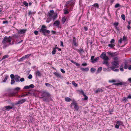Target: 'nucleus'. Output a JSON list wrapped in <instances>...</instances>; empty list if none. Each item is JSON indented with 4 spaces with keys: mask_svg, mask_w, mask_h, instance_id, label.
<instances>
[{
    "mask_svg": "<svg viewBox=\"0 0 131 131\" xmlns=\"http://www.w3.org/2000/svg\"><path fill=\"white\" fill-rule=\"evenodd\" d=\"M113 61L111 62L112 66L110 67V68L112 70L114 71L118 72L119 70L115 69V68L119 67V58L117 57H115L113 58Z\"/></svg>",
    "mask_w": 131,
    "mask_h": 131,
    "instance_id": "nucleus-1",
    "label": "nucleus"
},
{
    "mask_svg": "<svg viewBox=\"0 0 131 131\" xmlns=\"http://www.w3.org/2000/svg\"><path fill=\"white\" fill-rule=\"evenodd\" d=\"M9 37H7L6 36L4 37L2 41V43L6 47L9 46L11 44L10 42L11 40L9 38Z\"/></svg>",
    "mask_w": 131,
    "mask_h": 131,
    "instance_id": "nucleus-2",
    "label": "nucleus"
},
{
    "mask_svg": "<svg viewBox=\"0 0 131 131\" xmlns=\"http://www.w3.org/2000/svg\"><path fill=\"white\" fill-rule=\"evenodd\" d=\"M48 15L50 17L52 18L53 20L56 19L57 16V14L54 13L53 10L49 11V12L48 13Z\"/></svg>",
    "mask_w": 131,
    "mask_h": 131,
    "instance_id": "nucleus-3",
    "label": "nucleus"
},
{
    "mask_svg": "<svg viewBox=\"0 0 131 131\" xmlns=\"http://www.w3.org/2000/svg\"><path fill=\"white\" fill-rule=\"evenodd\" d=\"M74 106V108L76 111H78L79 109V106H78L77 103L76 102L74 101H73L72 103H71L70 105V107L72 108L73 106Z\"/></svg>",
    "mask_w": 131,
    "mask_h": 131,
    "instance_id": "nucleus-4",
    "label": "nucleus"
},
{
    "mask_svg": "<svg viewBox=\"0 0 131 131\" xmlns=\"http://www.w3.org/2000/svg\"><path fill=\"white\" fill-rule=\"evenodd\" d=\"M41 93V98H43L45 97H49L50 96V93L46 91H42Z\"/></svg>",
    "mask_w": 131,
    "mask_h": 131,
    "instance_id": "nucleus-5",
    "label": "nucleus"
},
{
    "mask_svg": "<svg viewBox=\"0 0 131 131\" xmlns=\"http://www.w3.org/2000/svg\"><path fill=\"white\" fill-rule=\"evenodd\" d=\"M75 0H70V1H69L67 2H66V7L68 8L69 6L68 5H69L70 6H73L75 3Z\"/></svg>",
    "mask_w": 131,
    "mask_h": 131,
    "instance_id": "nucleus-6",
    "label": "nucleus"
},
{
    "mask_svg": "<svg viewBox=\"0 0 131 131\" xmlns=\"http://www.w3.org/2000/svg\"><path fill=\"white\" fill-rule=\"evenodd\" d=\"M100 57L101 58L103 59L104 60H109V58L107 56H106V53L105 52H102L101 54Z\"/></svg>",
    "mask_w": 131,
    "mask_h": 131,
    "instance_id": "nucleus-7",
    "label": "nucleus"
},
{
    "mask_svg": "<svg viewBox=\"0 0 131 131\" xmlns=\"http://www.w3.org/2000/svg\"><path fill=\"white\" fill-rule=\"evenodd\" d=\"M60 24V22L59 20H58L55 21L53 23V26H56L57 27L59 28Z\"/></svg>",
    "mask_w": 131,
    "mask_h": 131,
    "instance_id": "nucleus-8",
    "label": "nucleus"
},
{
    "mask_svg": "<svg viewBox=\"0 0 131 131\" xmlns=\"http://www.w3.org/2000/svg\"><path fill=\"white\" fill-rule=\"evenodd\" d=\"M47 27L46 26L44 25H42L41 29L39 30L40 32L41 33H43L44 32V31L46 29Z\"/></svg>",
    "mask_w": 131,
    "mask_h": 131,
    "instance_id": "nucleus-9",
    "label": "nucleus"
},
{
    "mask_svg": "<svg viewBox=\"0 0 131 131\" xmlns=\"http://www.w3.org/2000/svg\"><path fill=\"white\" fill-rule=\"evenodd\" d=\"M119 81H118V83H114L113 84V85H125L126 84V83L125 82H119Z\"/></svg>",
    "mask_w": 131,
    "mask_h": 131,
    "instance_id": "nucleus-10",
    "label": "nucleus"
},
{
    "mask_svg": "<svg viewBox=\"0 0 131 131\" xmlns=\"http://www.w3.org/2000/svg\"><path fill=\"white\" fill-rule=\"evenodd\" d=\"M26 99H21L18 101L17 104H21L24 103L26 100Z\"/></svg>",
    "mask_w": 131,
    "mask_h": 131,
    "instance_id": "nucleus-11",
    "label": "nucleus"
},
{
    "mask_svg": "<svg viewBox=\"0 0 131 131\" xmlns=\"http://www.w3.org/2000/svg\"><path fill=\"white\" fill-rule=\"evenodd\" d=\"M31 54H28L25 55L22 58L20 59L21 60H23L24 59H26L28 58L31 56Z\"/></svg>",
    "mask_w": 131,
    "mask_h": 131,
    "instance_id": "nucleus-12",
    "label": "nucleus"
},
{
    "mask_svg": "<svg viewBox=\"0 0 131 131\" xmlns=\"http://www.w3.org/2000/svg\"><path fill=\"white\" fill-rule=\"evenodd\" d=\"M13 107L12 106H6L5 107H4L3 108V111H4V109H6V110L9 111L10 109L12 108Z\"/></svg>",
    "mask_w": 131,
    "mask_h": 131,
    "instance_id": "nucleus-13",
    "label": "nucleus"
},
{
    "mask_svg": "<svg viewBox=\"0 0 131 131\" xmlns=\"http://www.w3.org/2000/svg\"><path fill=\"white\" fill-rule=\"evenodd\" d=\"M107 54L109 56H110L112 57H114L115 56V52H107Z\"/></svg>",
    "mask_w": 131,
    "mask_h": 131,
    "instance_id": "nucleus-14",
    "label": "nucleus"
},
{
    "mask_svg": "<svg viewBox=\"0 0 131 131\" xmlns=\"http://www.w3.org/2000/svg\"><path fill=\"white\" fill-rule=\"evenodd\" d=\"M20 77L19 76L16 75H15V77L14 78L16 82H19V79H20Z\"/></svg>",
    "mask_w": 131,
    "mask_h": 131,
    "instance_id": "nucleus-15",
    "label": "nucleus"
},
{
    "mask_svg": "<svg viewBox=\"0 0 131 131\" xmlns=\"http://www.w3.org/2000/svg\"><path fill=\"white\" fill-rule=\"evenodd\" d=\"M35 73L36 76H38V77H40L42 75L41 73L39 71H35Z\"/></svg>",
    "mask_w": 131,
    "mask_h": 131,
    "instance_id": "nucleus-16",
    "label": "nucleus"
},
{
    "mask_svg": "<svg viewBox=\"0 0 131 131\" xmlns=\"http://www.w3.org/2000/svg\"><path fill=\"white\" fill-rule=\"evenodd\" d=\"M50 33V31L49 30H47L46 29L44 31V32H43L42 34L43 35L45 36L47 35V34H49Z\"/></svg>",
    "mask_w": 131,
    "mask_h": 131,
    "instance_id": "nucleus-17",
    "label": "nucleus"
},
{
    "mask_svg": "<svg viewBox=\"0 0 131 131\" xmlns=\"http://www.w3.org/2000/svg\"><path fill=\"white\" fill-rule=\"evenodd\" d=\"M76 39L74 37H73V44H74V46H77V44L76 42Z\"/></svg>",
    "mask_w": 131,
    "mask_h": 131,
    "instance_id": "nucleus-18",
    "label": "nucleus"
},
{
    "mask_svg": "<svg viewBox=\"0 0 131 131\" xmlns=\"http://www.w3.org/2000/svg\"><path fill=\"white\" fill-rule=\"evenodd\" d=\"M49 97H45L44 98H43L42 99L45 102H48L49 101Z\"/></svg>",
    "mask_w": 131,
    "mask_h": 131,
    "instance_id": "nucleus-19",
    "label": "nucleus"
},
{
    "mask_svg": "<svg viewBox=\"0 0 131 131\" xmlns=\"http://www.w3.org/2000/svg\"><path fill=\"white\" fill-rule=\"evenodd\" d=\"M80 69L83 71H88L89 70V68H80Z\"/></svg>",
    "mask_w": 131,
    "mask_h": 131,
    "instance_id": "nucleus-20",
    "label": "nucleus"
},
{
    "mask_svg": "<svg viewBox=\"0 0 131 131\" xmlns=\"http://www.w3.org/2000/svg\"><path fill=\"white\" fill-rule=\"evenodd\" d=\"M26 31V30H25L24 29H21L20 30V31H19L18 32L19 33H20V34H24L25 33Z\"/></svg>",
    "mask_w": 131,
    "mask_h": 131,
    "instance_id": "nucleus-21",
    "label": "nucleus"
},
{
    "mask_svg": "<svg viewBox=\"0 0 131 131\" xmlns=\"http://www.w3.org/2000/svg\"><path fill=\"white\" fill-rule=\"evenodd\" d=\"M108 60H104L103 62V64H105L107 66H109V64L108 61Z\"/></svg>",
    "mask_w": 131,
    "mask_h": 131,
    "instance_id": "nucleus-22",
    "label": "nucleus"
},
{
    "mask_svg": "<svg viewBox=\"0 0 131 131\" xmlns=\"http://www.w3.org/2000/svg\"><path fill=\"white\" fill-rule=\"evenodd\" d=\"M70 61L72 63L75 64L76 65V66H77V67H79L80 66V64L79 63H77L76 62H74V61H73V60H70Z\"/></svg>",
    "mask_w": 131,
    "mask_h": 131,
    "instance_id": "nucleus-23",
    "label": "nucleus"
},
{
    "mask_svg": "<svg viewBox=\"0 0 131 131\" xmlns=\"http://www.w3.org/2000/svg\"><path fill=\"white\" fill-rule=\"evenodd\" d=\"M99 58L97 57L95 58L92 61V62L93 63H94L95 62H96L97 61L99 60Z\"/></svg>",
    "mask_w": 131,
    "mask_h": 131,
    "instance_id": "nucleus-24",
    "label": "nucleus"
},
{
    "mask_svg": "<svg viewBox=\"0 0 131 131\" xmlns=\"http://www.w3.org/2000/svg\"><path fill=\"white\" fill-rule=\"evenodd\" d=\"M116 123L119 125H122L123 124V123L121 121H117Z\"/></svg>",
    "mask_w": 131,
    "mask_h": 131,
    "instance_id": "nucleus-25",
    "label": "nucleus"
},
{
    "mask_svg": "<svg viewBox=\"0 0 131 131\" xmlns=\"http://www.w3.org/2000/svg\"><path fill=\"white\" fill-rule=\"evenodd\" d=\"M45 84L47 87H50V88H52L53 87L52 85L48 83H45Z\"/></svg>",
    "mask_w": 131,
    "mask_h": 131,
    "instance_id": "nucleus-26",
    "label": "nucleus"
},
{
    "mask_svg": "<svg viewBox=\"0 0 131 131\" xmlns=\"http://www.w3.org/2000/svg\"><path fill=\"white\" fill-rule=\"evenodd\" d=\"M108 46L111 48H114L115 45L114 44H110L108 45Z\"/></svg>",
    "mask_w": 131,
    "mask_h": 131,
    "instance_id": "nucleus-27",
    "label": "nucleus"
},
{
    "mask_svg": "<svg viewBox=\"0 0 131 131\" xmlns=\"http://www.w3.org/2000/svg\"><path fill=\"white\" fill-rule=\"evenodd\" d=\"M103 91V90L101 88H98L95 91V93H98L100 92H102Z\"/></svg>",
    "mask_w": 131,
    "mask_h": 131,
    "instance_id": "nucleus-28",
    "label": "nucleus"
},
{
    "mask_svg": "<svg viewBox=\"0 0 131 131\" xmlns=\"http://www.w3.org/2000/svg\"><path fill=\"white\" fill-rule=\"evenodd\" d=\"M71 99L69 97H67L65 98V100L67 102H69L71 101Z\"/></svg>",
    "mask_w": 131,
    "mask_h": 131,
    "instance_id": "nucleus-29",
    "label": "nucleus"
},
{
    "mask_svg": "<svg viewBox=\"0 0 131 131\" xmlns=\"http://www.w3.org/2000/svg\"><path fill=\"white\" fill-rule=\"evenodd\" d=\"M57 77H60L61 75L58 73L54 72L53 73Z\"/></svg>",
    "mask_w": 131,
    "mask_h": 131,
    "instance_id": "nucleus-30",
    "label": "nucleus"
},
{
    "mask_svg": "<svg viewBox=\"0 0 131 131\" xmlns=\"http://www.w3.org/2000/svg\"><path fill=\"white\" fill-rule=\"evenodd\" d=\"M66 18L65 17H63L62 19V23L64 24L66 21Z\"/></svg>",
    "mask_w": 131,
    "mask_h": 131,
    "instance_id": "nucleus-31",
    "label": "nucleus"
},
{
    "mask_svg": "<svg viewBox=\"0 0 131 131\" xmlns=\"http://www.w3.org/2000/svg\"><path fill=\"white\" fill-rule=\"evenodd\" d=\"M9 55L8 54H6V55H5L3 57L1 61L5 59V58H7L9 57Z\"/></svg>",
    "mask_w": 131,
    "mask_h": 131,
    "instance_id": "nucleus-32",
    "label": "nucleus"
},
{
    "mask_svg": "<svg viewBox=\"0 0 131 131\" xmlns=\"http://www.w3.org/2000/svg\"><path fill=\"white\" fill-rule=\"evenodd\" d=\"M8 76L7 75L5 76V78L3 81V82H6V81L8 79Z\"/></svg>",
    "mask_w": 131,
    "mask_h": 131,
    "instance_id": "nucleus-33",
    "label": "nucleus"
},
{
    "mask_svg": "<svg viewBox=\"0 0 131 131\" xmlns=\"http://www.w3.org/2000/svg\"><path fill=\"white\" fill-rule=\"evenodd\" d=\"M20 88L19 87H17L13 89L14 91H18L20 90Z\"/></svg>",
    "mask_w": 131,
    "mask_h": 131,
    "instance_id": "nucleus-34",
    "label": "nucleus"
},
{
    "mask_svg": "<svg viewBox=\"0 0 131 131\" xmlns=\"http://www.w3.org/2000/svg\"><path fill=\"white\" fill-rule=\"evenodd\" d=\"M96 70V69L93 68H92L91 69V71L92 73L94 72Z\"/></svg>",
    "mask_w": 131,
    "mask_h": 131,
    "instance_id": "nucleus-35",
    "label": "nucleus"
},
{
    "mask_svg": "<svg viewBox=\"0 0 131 131\" xmlns=\"http://www.w3.org/2000/svg\"><path fill=\"white\" fill-rule=\"evenodd\" d=\"M56 50L55 49H54L53 48V50L52 52V54H54L56 53Z\"/></svg>",
    "mask_w": 131,
    "mask_h": 131,
    "instance_id": "nucleus-36",
    "label": "nucleus"
},
{
    "mask_svg": "<svg viewBox=\"0 0 131 131\" xmlns=\"http://www.w3.org/2000/svg\"><path fill=\"white\" fill-rule=\"evenodd\" d=\"M102 67H100L99 68L97 69V73H99L101 72L102 70Z\"/></svg>",
    "mask_w": 131,
    "mask_h": 131,
    "instance_id": "nucleus-37",
    "label": "nucleus"
},
{
    "mask_svg": "<svg viewBox=\"0 0 131 131\" xmlns=\"http://www.w3.org/2000/svg\"><path fill=\"white\" fill-rule=\"evenodd\" d=\"M78 51L80 53L84 52V51L83 49H79L78 50Z\"/></svg>",
    "mask_w": 131,
    "mask_h": 131,
    "instance_id": "nucleus-38",
    "label": "nucleus"
},
{
    "mask_svg": "<svg viewBox=\"0 0 131 131\" xmlns=\"http://www.w3.org/2000/svg\"><path fill=\"white\" fill-rule=\"evenodd\" d=\"M119 69L121 71H123V65H122L121 66Z\"/></svg>",
    "mask_w": 131,
    "mask_h": 131,
    "instance_id": "nucleus-39",
    "label": "nucleus"
},
{
    "mask_svg": "<svg viewBox=\"0 0 131 131\" xmlns=\"http://www.w3.org/2000/svg\"><path fill=\"white\" fill-rule=\"evenodd\" d=\"M3 8L2 7H1L0 8V14H2V13L3 12Z\"/></svg>",
    "mask_w": 131,
    "mask_h": 131,
    "instance_id": "nucleus-40",
    "label": "nucleus"
},
{
    "mask_svg": "<svg viewBox=\"0 0 131 131\" xmlns=\"http://www.w3.org/2000/svg\"><path fill=\"white\" fill-rule=\"evenodd\" d=\"M28 95V94H24L23 95H20L19 96V97H24L25 96H27Z\"/></svg>",
    "mask_w": 131,
    "mask_h": 131,
    "instance_id": "nucleus-41",
    "label": "nucleus"
},
{
    "mask_svg": "<svg viewBox=\"0 0 131 131\" xmlns=\"http://www.w3.org/2000/svg\"><path fill=\"white\" fill-rule=\"evenodd\" d=\"M15 82V81L14 79H12L10 83L12 85H13L14 84Z\"/></svg>",
    "mask_w": 131,
    "mask_h": 131,
    "instance_id": "nucleus-42",
    "label": "nucleus"
},
{
    "mask_svg": "<svg viewBox=\"0 0 131 131\" xmlns=\"http://www.w3.org/2000/svg\"><path fill=\"white\" fill-rule=\"evenodd\" d=\"M72 83L75 87H77L78 86L77 84L74 81H72Z\"/></svg>",
    "mask_w": 131,
    "mask_h": 131,
    "instance_id": "nucleus-43",
    "label": "nucleus"
},
{
    "mask_svg": "<svg viewBox=\"0 0 131 131\" xmlns=\"http://www.w3.org/2000/svg\"><path fill=\"white\" fill-rule=\"evenodd\" d=\"M15 75H14L13 74H12L10 75V78L12 79H13L14 78H15Z\"/></svg>",
    "mask_w": 131,
    "mask_h": 131,
    "instance_id": "nucleus-44",
    "label": "nucleus"
},
{
    "mask_svg": "<svg viewBox=\"0 0 131 131\" xmlns=\"http://www.w3.org/2000/svg\"><path fill=\"white\" fill-rule=\"evenodd\" d=\"M23 4L24 5H25V6H28V3L26 1H24L23 2Z\"/></svg>",
    "mask_w": 131,
    "mask_h": 131,
    "instance_id": "nucleus-45",
    "label": "nucleus"
},
{
    "mask_svg": "<svg viewBox=\"0 0 131 131\" xmlns=\"http://www.w3.org/2000/svg\"><path fill=\"white\" fill-rule=\"evenodd\" d=\"M29 89V86L28 85H26L25 86L24 88L23 89Z\"/></svg>",
    "mask_w": 131,
    "mask_h": 131,
    "instance_id": "nucleus-46",
    "label": "nucleus"
},
{
    "mask_svg": "<svg viewBox=\"0 0 131 131\" xmlns=\"http://www.w3.org/2000/svg\"><path fill=\"white\" fill-rule=\"evenodd\" d=\"M121 17L124 20H125V15L124 14H122L121 16Z\"/></svg>",
    "mask_w": 131,
    "mask_h": 131,
    "instance_id": "nucleus-47",
    "label": "nucleus"
},
{
    "mask_svg": "<svg viewBox=\"0 0 131 131\" xmlns=\"http://www.w3.org/2000/svg\"><path fill=\"white\" fill-rule=\"evenodd\" d=\"M119 24V23L118 22L115 23L113 24V25L115 27H117Z\"/></svg>",
    "mask_w": 131,
    "mask_h": 131,
    "instance_id": "nucleus-48",
    "label": "nucleus"
},
{
    "mask_svg": "<svg viewBox=\"0 0 131 131\" xmlns=\"http://www.w3.org/2000/svg\"><path fill=\"white\" fill-rule=\"evenodd\" d=\"M83 96L84 97V100H87L88 99V97L85 95V94Z\"/></svg>",
    "mask_w": 131,
    "mask_h": 131,
    "instance_id": "nucleus-49",
    "label": "nucleus"
},
{
    "mask_svg": "<svg viewBox=\"0 0 131 131\" xmlns=\"http://www.w3.org/2000/svg\"><path fill=\"white\" fill-rule=\"evenodd\" d=\"M29 88H33L35 87L34 85L33 84H31L29 86Z\"/></svg>",
    "mask_w": 131,
    "mask_h": 131,
    "instance_id": "nucleus-50",
    "label": "nucleus"
},
{
    "mask_svg": "<svg viewBox=\"0 0 131 131\" xmlns=\"http://www.w3.org/2000/svg\"><path fill=\"white\" fill-rule=\"evenodd\" d=\"M115 42V40L114 39H112L110 41V43L111 44H113Z\"/></svg>",
    "mask_w": 131,
    "mask_h": 131,
    "instance_id": "nucleus-51",
    "label": "nucleus"
},
{
    "mask_svg": "<svg viewBox=\"0 0 131 131\" xmlns=\"http://www.w3.org/2000/svg\"><path fill=\"white\" fill-rule=\"evenodd\" d=\"M95 7H97V8L99 7V5L97 3H96L93 5Z\"/></svg>",
    "mask_w": 131,
    "mask_h": 131,
    "instance_id": "nucleus-52",
    "label": "nucleus"
},
{
    "mask_svg": "<svg viewBox=\"0 0 131 131\" xmlns=\"http://www.w3.org/2000/svg\"><path fill=\"white\" fill-rule=\"evenodd\" d=\"M120 6V5L119 4H116L115 6V8H117L118 7Z\"/></svg>",
    "mask_w": 131,
    "mask_h": 131,
    "instance_id": "nucleus-53",
    "label": "nucleus"
},
{
    "mask_svg": "<svg viewBox=\"0 0 131 131\" xmlns=\"http://www.w3.org/2000/svg\"><path fill=\"white\" fill-rule=\"evenodd\" d=\"M25 81V79H24V78H21L20 79V81L21 82H23L24 81Z\"/></svg>",
    "mask_w": 131,
    "mask_h": 131,
    "instance_id": "nucleus-54",
    "label": "nucleus"
},
{
    "mask_svg": "<svg viewBox=\"0 0 131 131\" xmlns=\"http://www.w3.org/2000/svg\"><path fill=\"white\" fill-rule=\"evenodd\" d=\"M51 21V19L50 18H47L46 20V22L47 23H49Z\"/></svg>",
    "mask_w": 131,
    "mask_h": 131,
    "instance_id": "nucleus-55",
    "label": "nucleus"
},
{
    "mask_svg": "<svg viewBox=\"0 0 131 131\" xmlns=\"http://www.w3.org/2000/svg\"><path fill=\"white\" fill-rule=\"evenodd\" d=\"M28 78L29 79H32V75L31 74H29L28 76Z\"/></svg>",
    "mask_w": 131,
    "mask_h": 131,
    "instance_id": "nucleus-56",
    "label": "nucleus"
},
{
    "mask_svg": "<svg viewBox=\"0 0 131 131\" xmlns=\"http://www.w3.org/2000/svg\"><path fill=\"white\" fill-rule=\"evenodd\" d=\"M80 93L81 94H82L83 95L85 94L84 93L83 90H81V91H80Z\"/></svg>",
    "mask_w": 131,
    "mask_h": 131,
    "instance_id": "nucleus-57",
    "label": "nucleus"
},
{
    "mask_svg": "<svg viewBox=\"0 0 131 131\" xmlns=\"http://www.w3.org/2000/svg\"><path fill=\"white\" fill-rule=\"evenodd\" d=\"M128 68V66L126 63L125 64L124 66V69H127Z\"/></svg>",
    "mask_w": 131,
    "mask_h": 131,
    "instance_id": "nucleus-58",
    "label": "nucleus"
},
{
    "mask_svg": "<svg viewBox=\"0 0 131 131\" xmlns=\"http://www.w3.org/2000/svg\"><path fill=\"white\" fill-rule=\"evenodd\" d=\"M115 127L117 129H118L119 128V125L117 124L115 125Z\"/></svg>",
    "mask_w": 131,
    "mask_h": 131,
    "instance_id": "nucleus-59",
    "label": "nucleus"
},
{
    "mask_svg": "<svg viewBox=\"0 0 131 131\" xmlns=\"http://www.w3.org/2000/svg\"><path fill=\"white\" fill-rule=\"evenodd\" d=\"M60 70L63 73H65V71L62 69H61Z\"/></svg>",
    "mask_w": 131,
    "mask_h": 131,
    "instance_id": "nucleus-60",
    "label": "nucleus"
},
{
    "mask_svg": "<svg viewBox=\"0 0 131 131\" xmlns=\"http://www.w3.org/2000/svg\"><path fill=\"white\" fill-rule=\"evenodd\" d=\"M94 56H92L91 57V62H92V60H94Z\"/></svg>",
    "mask_w": 131,
    "mask_h": 131,
    "instance_id": "nucleus-61",
    "label": "nucleus"
},
{
    "mask_svg": "<svg viewBox=\"0 0 131 131\" xmlns=\"http://www.w3.org/2000/svg\"><path fill=\"white\" fill-rule=\"evenodd\" d=\"M116 81L115 80H111L109 81V82H116Z\"/></svg>",
    "mask_w": 131,
    "mask_h": 131,
    "instance_id": "nucleus-62",
    "label": "nucleus"
},
{
    "mask_svg": "<svg viewBox=\"0 0 131 131\" xmlns=\"http://www.w3.org/2000/svg\"><path fill=\"white\" fill-rule=\"evenodd\" d=\"M84 28L85 31H87L88 30V28L86 26L84 27Z\"/></svg>",
    "mask_w": 131,
    "mask_h": 131,
    "instance_id": "nucleus-63",
    "label": "nucleus"
},
{
    "mask_svg": "<svg viewBox=\"0 0 131 131\" xmlns=\"http://www.w3.org/2000/svg\"><path fill=\"white\" fill-rule=\"evenodd\" d=\"M8 21L7 20H6L5 21H3V23L4 24H8Z\"/></svg>",
    "mask_w": 131,
    "mask_h": 131,
    "instance_id": "nucleus-64",
    "label": "nucleus"
}]
</instances>
